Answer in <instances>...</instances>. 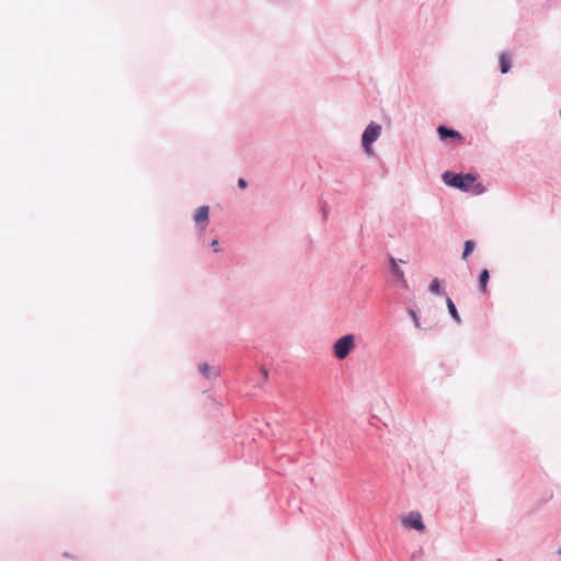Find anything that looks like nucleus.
<instances>
[{
  "mask_svg": "<svg viewBox=\"0 0 561 561\" xmlns=\"http://www.w3.org/2000/svg\"><path fill=\"white\" fill-rule=\"evenodd\" d=\"M411 314H412V317L414 319L415 325H419L416 314L414 312H411Z\"/></svg>",
  "mask_w": 561,
  "mask_h": 561,
  "instance_id": "nucleus-15",
  "label": "nucleus"
},
{
  "mask_svg": "<svg viewBox=\"0 0 561 561\" xmlns=\"http://www.w3.org/2000/svg\"><path fill=\"white\" fill-rule=\"evenodd\" d=\"M490 279V273L486 268H484L479 276V287L482 294L486 293L488 282Z\"/></svg>",
  "mask_w": 561,
  "mask_h": 561,
  "instance_id": "nucleus-8",
  "label": "nucleus"
},
{
  "mask_svg": "<svg viewBox=\"0 0 561 561\" xmlns=\"http://www.w3.org/2000/svg\"><path fill=\"white\" fill-rule=\"evenodd\" d=\"M402 524L408 528H413L419 531H423L425 529L422 516L417 512H411L408 516H404L402 518Z\"/></svg>",
  "mask_w": 561,
  "mask_h": 561,
  "instance_id": "nucleus-4",
  "label": "nucleus"
},
{
  "mask_svg": "<svg viewBox=\"0 0 561 561\" xmlns=\"http://www.w3.org/2000/svg\"><path fill=\"white\" fill-rule=\"evenodd\" d=\"M391 272L393 276L402 284L403 287H408V282L404 276L403 270H401L396 261V259H390Z\"/></svg>",
  "mask_w": 561,
  "mask_h": 561,
  "instance_id": "nucleus-6",
  "label": "nucleus"
},
{
  "mask_svg": "<svg viewBox=\"0 0 561 561\" xmlns=\"http://www.w3.org/2000/svg\"><path fill=\"white\" fill-rule=\"evenodd\" d=\"M444 181L454 187H458L465 191H469L476 179L471 174H454L451 172H445L443 175Z\"/></svg>",
  "mask_w": 561,
  "mask_h": 561,
  "instance_id": "nucleus-1",
  "label": "nucleus"
},
{
  "mask_svg": "<svg viewBox=\"0 0 561 561\" xmlns=\"http://www.w3.org/2000/svg\"><path fill=\"white\" fill-rule=\"evenodd\" d=\"M437 133L442 140H445L447 137L457 139L459 141L462 139V136L457 130L449 129L446 126H439L437 128Z\"/></svg>",
  "mask_w": 561,
  "mask_h": 561,
  "instance_id": "nucleus-7",
  "label": "nucleus"
},
{
  "mask_svg": "<svg viewBox=\"0 0 561 561\" xmlns=\"http://www.w3.org/2000/svg\"><path fill=\"white\" fill-rule=\"evenodd\" d=\"M238 186H239L240 188H242V190H243V188H245V187H247V182H245V180H244V179H239V181H238Z\"/></svg>",
  "mask_w": 561,
  "mask_h": 561,
  "instance_id": "nucleus-14",
  "label": "nucleus"
},
{
  "mask_svg": "<svg viewBox=\"0 0 561 561\" xmlns=\"http://www.w3.org/2000/svg\"><path fill=\"white\" fill-rule=\"evenodd\" d=\"M381 126L375 123H370L363 134V146L368 154H373L371 144L377 140L380 136Z\"/></svg>",
  "mask_w": 561,
  "mask_h": 561,
  "instance_id": "nucleus-3",
  "label": "nucleus"
},
{
  "mask_svg": "<svg viewBox=\"0 0 561 561\" xmlns=\"http://www.w3.org/2000/svg\"><path fill=\"white\" fill-rule=\"evenodd\" d=\"M446 305H447V308H448L449 313L453 317V319L457 323H460L461 320H460L459 313H458V311L456 309V306H455L454 301L449 297H447V299H446Z\"/></svg>",
  "mask_w": 561,
  "mask_h": 561,
  "instance_id": "nucleus-10",
  "label": "nucleus"
},
{
  "mask_svg": "<svg viewBox=\"0 0 561 561\" xmlns=\"http://www.w3.org/2000/svg\"><path fill=\"white\" fill-rule=\"evenodd\" d=\"M355 347V337L353 334H346L333 344V354L339 359L346 358Z\"/></svg>",
  "mask_w": 561,
  "mask_h": 561,
  "instance_id": "nucleus-2",
  "label": "nucleus"
},
{
  "mask_svg": "<svg viewBox=\"0 0 561 561\" xmlns=\"http://www.w3.org/2000/svg\"><path fill=\"white\" fill-rule=\"evenodd\" d=\"M211 244H213V247H216V244H217V240L213 241V243H211Z\"/></svg>",
  "mask_w": 561,
  "mask_h": 561,
  "instance_id": "nucleus-16",
  "label": "nucleus"
},
{
  "mask_svg": "<svg viewBox=\"0 0 561 561\" xmlns=\"http://www.w3.org/2000/svg\"><path fill=\"white\" fill-rule=\"evenodd\" d=\"M430 290L433 294H440L442 293L440 283H439V280L437 278H434L433 282L431 283Z\"/></svg>",
  "mask_w": 561,
  "mask_h": 561,
  "instance_id": "nucleus-13",
  "label": "nucleus"
},
{
  "mask_svg": "<svg viewBox=\"0 0 561 561\" xmlns=\"http://www.w3.org/2000/svg\"><path fill=\"white\" fill-rule=\"evenodd\" d=\"M198 369L199 373L207 378H209L211 375H217V371H213V368L206 363L199 365Z\"/></svg>",
  "mask_w": 561,
  "mask_h": 561,
  "instance_id": "nucleus-12",
  "label": "nucleus"
},
{
  "mask_svg": "<svg viewBox=\"0 0 561 561\" xmlns=\"http://www.w3.org/2000/svg\"><path fill=\"white\" fill-rule=\"evenodd\" d=\"M208 216H209V207L208 206H201L196 209L194 221L196 225L202 226V229H205L207 222H208Z\"/></svg>",
  "mask_w": 561,
  "mask_h": 561,
  "instance_id": "nucleus-5",
  "label": "nucleus"
},
{
  "mask_svg": "<svg viewBox=\"0 0 561 561\" xmlns=\"http://www.w3.org/2000/svg\"><path fill=\"white\" fill-rule=\"evenodd\" d=\"M476 244L472 240H467L463 245V252L461 255L462 260H467L468 256L473 252Z\"/></svg>",
  "mask_w": 561,
  "mask_h": 561,
  "instance_id": "nucleus-11",
  "label": "nucleus"
},
{
  "mask_svg": "<svg viewBox=\"0 0 561 561\" xmlns=\"http://www.w3.org/2000/svg\"><path fill=\"white\" fill-rule=\"evenodd\" d=\"M500 67H501V72L502 73H506L508 72L510 68H511V60H510V57L506 53H502L500 55Z\"/></svg>",
  "mask_w": 561,
  "mask_h": 561,
  "instance_id": "nucleus-9",
  "label": "nucleus"
}]
</instances>
